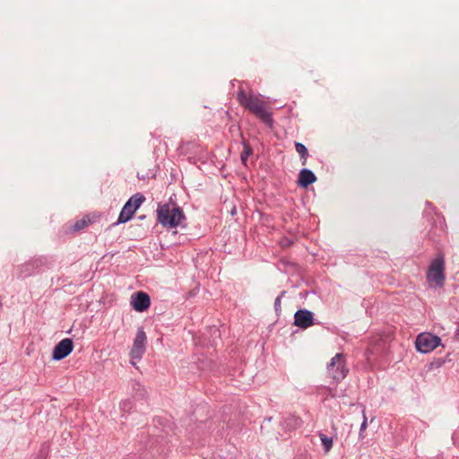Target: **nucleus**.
I'll list each match as a JSON object with an SVG mask.
<instances>
[{
    "label": "nucleus",
    "instance_id": "22",
    "mask_svg": "<svg viewBox=\"0 0 459 459\" xmlns=\"http://www.w3.org/2000/svg\"><path fill=\"white\" fill-rule=\"evenodd\" d=\"M444 363H445L444 359L437 358L430 363V366H431V368H438L442 367L444 365Z\"/></svg>",
    "mask_w": 459,
    "mask_h": 459
},
{
    "label": "nucleus",
    "instance_id": "19",
    "mask_svg": "<svg viewBox=\"0 0 459 459\" xmlns=\"http://www.w3.org/2000/svg\"><path fill=\"white\" fill-rule=\"evenodd\" d=\"M285 294H286V291L282 290L280 293V295L274 300L273 307H274V310H275V313H276L277 316H280V314H281V298L284 297Z\"/></svg>",
    "mask_w": 459,
    "mask_h": 459
},
{
    "label": "nucleus",
    "instance_id": "8",
    "mask_svg": "<svg viewBox=\"0 0 459 459\" xmlns=\"http://www.w3.org/2000/svg\"><path fill=\"white\" fill-rule=\"evenodd\" d=\"M146 334L143 327L137 329L136 336L134 340L130 356L134 359H141L146 348Z\"/></svg>",
    "mask_w": 459,
    "mask_h": 459
},
{
    "label": "nucleus",
    "instance_id": "12",
    "mask_svg": "<svg viewBox=\"0 0 459 459\" xmlns=\"http://www.w3.org/2000/svg\"><path fill=\"white\" fill-rule=\"evenodd\" d=\"M316 181V176L308 169H300L298 177V186L301 188H307Z\"/></svg>",
    "mask_w": 459,
    "mask_h": 459
},
{
    "label": "nucleus",
    "instance_id": "13",
    "mask_svg": "<svg viewBox=\"0 0 459 459\" xmlns=\"http://www.w3.org/2000/svg\"><path fill=\"white\" fill-rule=\"evenodd\" d=\"M302 423L303 421L299 417L289 414L282 420L281 426L288 430H293L299 428Z\"/></svg>",
    "mask_w": 459,
    "mask_h": 459
},
{
    "label": "nucleus",
    "instance_id": "18",
    "mask_svg": "<svg viewBox=\"0 0 459 459\" xmlns=\"http://www.w3.org/2000/svg\"><path fill=\"white\" fill-rule=\"evenodd\" d=\"M243 147H244V150L242 151V152L240 154V159H241V162L244 165H247V160L248 157L253 153V150H252L250 144L247 143L245 142H243Z\"/></svg>",
    "mask_w": 459,
    "mask_h": 459
},
{
    "label": "nucleus",
    "instance_id": "16",
    "mask_svg": "<svg viewBox=\"0 0 459 459\" xmlns=\"http://www.w3.org/2000/svg\"><path fill=\"white\" fill-rule=\"evenodd\" d=\"M295 149L299 154L300 160H302V165H306L307 160L309 156L307 148L302 143L296 142Z\"/></svg>",
    "mask_w": 459,
    "mask_h": 459
},
{
    "label": "nucleus",
    "instance_id": "17",
    "mask_svg": "<svg viewBox=\"0 0 459 459\" xmlns=\"http://www.w3.org/2000/svg\"><path fill=\"white\" fill-rule=\"evenodd\" d=\"M318 437H320L325 452L328 453L333 447V437H327L321 431L318 432Z\"/></svg>",
    "mask_w": 459,
    "mask_h": 459
},
{
    "label": "nucleus",
    "instance_id": "23",
    "mask_svg": "<svg viewBox=\"0 0 459 459\" xmlns=\"http://www.w3.org/2000/svg\"><path fill=\"white\" fill-rule=\"evenodd\" d=\"M48 446L46 444H43L40 449V455H43L46 450H48Z\"/></svg>",
    "mask_w": 459,
    "mask_h": 459
},
{
    "label": "nucleus",
    "instance_id": "4",
    "mask_svg": "<svg viewBox=\"0 0 459 459\" xmlns=\"http://www.w3.org/2000/svg\"><path fill=\"white\" fill-rule=\"evenodd\" d=\"M144 201L145 196L143 194L136 193L133 195L124 204L119 213L118 219L115 224L118 225L129 221Z\"/></svg>",
    "mask_w": 459,
    "mask_h": 459
},
{
    "label": "nucleus",
    "instance_id": "9",
    "mask_svg": "<svg viewBox=\"0 0 459 459\" xmlns=\"http://www.w3.org/2000/svg\"><path fill=\"white\" fill-rule=\"evenodd\" d=\"M74 350V342L70 338L61 340L55 347L52 352V359L59 361L66 358Z\"/></svg>",
    "mask_w": 459,
    "mask_h": 459
},
{
    "label": "nucleus",
    "instance_id": "2",
    "mask_svg": "<svg viewBox=\"0 0 459 459\" xmlns=\"http://www.w3.org/2000/svg\"><path fill=\"white\" fill-rule=\"evenodd\" d=\"M157 221L163 227L176 228L186 221L183 209L177 204H159L157 208Z\"/></svg>",
    "mask_w": 459,
    "mask_h": 459
},
{
    "label": "nucleus",
    "instance_id": "1",
    "mask_svg": "<svg viewBox=\"0 0 459 459\" xmlns=\"http://www.w3.org/2000/svg\"><path fill=\"white\" fill-rule=\"evenodd\" d=\"M237 100L243 108L255 115L270 128L273 126V114L266 108V104L264 100L252 93L247 94L241 87H239L237 92Z\"/></svg>",
    "mask_w": 459,
    "mask_h": 459
},
{
    "label": "nucleus",
    "instance_id": "14",
    "mask_svg": "<svg viewBox=\"0 0 459 459\" xmlns=\"http://www.w3.org/2000/svg\"><path fill=\"white\" fill-rule=\"evenodd\" d=\"M94 220L90 215H85L82 219L76 221L70 228L73 232L80 231L89 225L92 224Z\"/></svg>",
    "mask_w": 459,
    "mask_h": 459
},
{
    "label": "nucleus",
    "instance_id": "15",
    "mask_svg": "<svg viewBox=\"0 0 459 459\" xmlns=\"http://www.w3.org/2000/svg\"><path fill=\"white\" fill-rule=\"evenodd\" d=\"M132 391L135 399H143L147 394L145 387L138 382L132 383Z\"/></svg>",
    "mask_w": 459,
    "mask_h": 459
},
{
    "label": "nucleus",
    "instance_id": "25",
    "mask_svg": "<svg viewBox=\"0 0 459 459\" xmlns=\"http://www.w3.org/2000/svg\"><path fill=\"white\" fill-rule=\"evenodd\" d=\"M139 179H143L144 178V175H142V177H138Z\"/></svg>",
    "mask_w": 459,
    "mask_h": 459
},
{
    "label": "nucleus",
    "instance_id": "11",
    "mask_svg": "<svg viewBox=\"0 0 459 459\" xmlns=\"http://www.w3.org/2000/svg\"><path fill=\"white\" fill-rule=\"evenodd\" d=\"M131 306L137 312H144L151 306L150 296L143 291L134 292L131 297Z\"/></svg>",
    "mask_w": 459,
    "mask_h": 459
},
{
    "label": "nucleus",
    "instance_id": "24",
    "mask_svg": "<svg viewBox=\"0 0 459 459\" xmlns=\"http://www.w3.org/2000/svg\"><path fill=\"white\" fill-rule=\"evenodd\" d=\"M455 336L459 337V328L455 330Z\"/></svg>",
    "mask_w": 459,
    "mask_h": 459
},
{
    "label": "nucleus",
    "instance_id": "20",
    "mask_svg": "<svg viewBox=\"0 0 459 459\" xmlns=\"http://www.w3.org/2000/svg\"><path fill=\"white\" fill-rule=\"evenodd\" d=\"M133 408V403L130 399L124 400L120 403V409L126 412L130 411Z\"/></svg>",
    "mask_w": 459,
    "mask_h": 459
},
{
    "label": "nucleus",
    "instance_id": "6",
    "mask_svg": "<svg viewBox=\"0 0 459 459\" xmlns=\"http://www.w3.org/2000/svg\"><path fill=\"white\" fill-rule=\"evenodd\" d=\"M441 344V338L430 333H420L415 341L416 349L420 353H429Z\"/></svg>",
    "mask_w": 459,
    "mask_h": 459
},
{
    "label": "nucleus",
    "instance_id": "10",
    "mask_svg": "<svg viewBox=\"0 0 459 459\" xmlns=\"http://www.w3.org/2000/svg\"><path fill=\"white\" fill-rule=\"evenodd\" d=\"M315 324L314 313L310 310L301 308L294 314L293 325L301 329H307Z\"/></svg>",
    "mask_w": 459,
    "mask_h": 459
},
{
    "label": "nucleus",
    "instance_id": "3",
    "mask_svg": "<svg viewBox=\"0 0 459 459\" xmlns=\"http://www.w3.org/2000/svg\"><path fill=\"white\" fill-rule=\"evenodd\" d=\"M427 281L431 288L443 287L445 282V259L439 255L431 261L427 271Z\"/></svg>",
    "mask_w": 459,
    "mask_h": 459
},
{
    "label": "nucleus",
    "instance_id": "28",
    "mask_svg": "<svg viewBox=\"0 0 459 459\" xmlns=\"http://www.w3.org/2000/svg\"><path fill=\"white\" fill-rule=\"evenodd\" d=\"M2 307V302L0 301V307Z\"/></svg>",
    "mask_w": 459,
    "mask_h": 459
},
{
    "label": "nucleus",
    "instance_id": "21",
    "mask_svg": "<svg viewBox=\"0 0 459 459\" xmlns=\"http://www.w3.org/2000/svg\"><path fill=\"white\" fill-rule=\"evenodd\" d=\"M367 427H368V419H367V417L364 414L363 415V421H362V423L360 425V428H359V438H364L363 432L367 429Z\"/></svg>",
    "mask_w": 459,
    "mask_h": 459
},
{
    "label": "nucleus",
    "instance_id": "27",
    "mask_svg": "<svg viewBox=\"0 0 459 459\" xmlns=\"http://www.w3.org/2000/svg\"><path fill=\"white\" fill-rule=\"evenodd\" d=\"M235 212H236V210H235V208H233V210H232L231 213H232V214H234V213H235Z\"/></svg>",
    "mask_w": 459,
    "mask_h": 459
},
{
    "label": "nucleus",
    "instance_id": "26",
    "mask_svg": "<svg viewBox=\"0 0 459 459\" xmlns=\"http://www.w3.org/2000/svg\"><path fill=\"white\" fill-rule=\"evenodd\" d=\"M139 179H143L144 178V175H142V177H138Z\"/></svg>",
    "mask_w": 459,
    "mask_h": 459
},
{
    "label": "nucleus",
    "instance_id": "5",
    "mask_svg": "<svg viewBox=\"0 0 459 459\" xmlns=\"http://www.w3.org/2000/svg\"><path fill=\"white\" fill-rule=\"evenodd\" d=\"M327 370L335 382L342 381L349 373L344 355L342 353L335 354L328 363Z\"/></svg>",
    "mask_w": 459,
    "mask_h": 459
},
{
    "label": "nucleus",
    "instance_id": "7",
    "mask_svg": "<svg viewBox=\"0 0 459 459\" xmlns=\"http://www.w3.org/2000/svg\"><path fill=\"white\" fill-rule=\"evenodd\" d=\"M48 264V261L47 257H35L20 266V277H28L36 274L39 273L43 267L47 266Z\"/></svg>",
    "mask_w": 459,
    "mask_h": 459
}]
</instances>
